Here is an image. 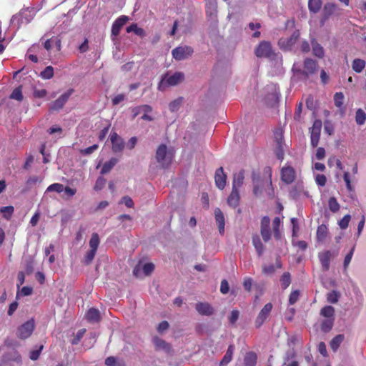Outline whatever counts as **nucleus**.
<instances>
[{
	"label": "nucleus",
	"mask_w": 366,
	"mask_h": 366,
	"mask_svg": "<svg viewBox=\"0 0 366 366\" xmlns=\"http://www.w3.org/2000/svg\"><path fill=\"white\" fill-rule=\"evenodd\" d=\"M33 94L35 98H38V99L44 98L46 96L47 91L44 89H35L34 90Z\"/></svg>",
	"instance_id": "obj_55"
},
{
	"label": "nucleus",
	"mask_w": 366,
	"mask_h": 366,
	"mask_svg": "<svg viewBox=\"0 0 366 366\" xmlns=\"http://www.w3.org/2000/svg\"><path fill=\"white\" fill-rule=\"evenodd\" d=\"M345 339L344 335H337L330 342V346L333 352H336L340 344L343 342Z\"/></svg>",
	"instance_id": "obj_31"
},
{
	"label": "nucleus",
	"mask_w": 366,
	"mask_h": 366,
	"mask_svg": "<svg viewBox=\"0 0 366 366\" xmlns=\"http://www.w3.org/2000/svg\"><path fill=\"white\" fill-rule=\"evenodd\" d=\"M344 94L342 92H336L334 95L335 105L340 109H342L344 104Z\"/></svg>",
	"instance_id": "obj_41"
},
{
	"label": "nucleus",
	"mask_w": 366,
	"mask_h": 366,
	"mask_svg": "<svg viewBox=\"0 0 366 366\" xmlns=\"http://www.w3.org/2000/svg\"><path fill=\"white\" fill-rule=\"evenodd\" d=\"M328 205L330 211L332 212H336L340 209V204L335 197L329 199Z\"/></svg>",
	"instance_id": "obj_46"
},
{
	"label": "nucleus",
	"mask_w": 366,
	"mask_h": 366,
	"mask_svg": "<svg viewBox=\"0 0 366 366\" xmlns=\"http://www.w3.org/2000/svg\"><path fill=\"white\" fill-rule=\"evenodd\" d=\"M74 92V90L73 89H69L62 94L57 99L51 102L49 107V111L57 112L61 109Z\"/></svg>",
	"instance_id": "obj_4"
},
{
	"label": "nucleus",
	"mask_w": 366,
	"mask_h": 366,
	"mask_svg": "<svg viewBox=\"0 0 366 366\" xmlns=\"http://www.w3.org/2000/svg\"><path fill=\"white\" fill-rule=\"evenodd\" d=\"M366 62L362 59H355L352 63V68L356 73H361L365 69Z\"/></svg>",
	"instance_id": "obj_27"
},
{
	"label": "nucleus",
	"mask_w": 366,
	"mask_h": 366,
	"mask_svg": "<svg viewBox=\"0 0 366 366\" xmlns=\"http://www.w3.org/2000/svg\"><path fill=\"white\" fill-rule=\"evenodd\" d=\"M112 143V149L114 153L122 152L125 147L124 139L115 132H111L109 135Z\"/></svg>",
	"instance_id": "obj_10"
},
{
	"label": "nucleus",
	"mask_w": 366,
	"mask_h": 366,
	"mask_svg": "<svg viewBox=\"0 0 366 366\" xmlns=\"http://www.w3.org/2000/svg\"><path fill=\"white\" fill-rule=\"evenodd\" d=\"M280 282L282 289L285 290L287 288L291 283V276L290 272H284L281 277Z\"/></svg>",
	"instance_id": "obj_39"
},
{
	"label": "nucleus",
	"mask_w": 366,
	"mask_h": 366,
	"mask_svg": "<svg viewBox=\"0 0 366 366\" xmlns=\"http://www.w3.org/2000/svg\"><path fill=\"white\" fill-rule=\"evenodd\" d=\"M239 315V312L238 310H234L231 312V314L229 317V322L232 325H234L238 320Z\"/></svg>",
	"instance_id": "obj_56"
},
{
	"label": "nucleus",
	"mask_w": 366,
	"mask_h": 366,
	"mask_svg": "<svg viewBox=\"0 0 366 366\" xmlns=\"http://www.w3.org/2000/svg\"><path fill=\"white\" fill-rule=\"evenodd\" d=\"M14 211V209L12 206L3 207L0 209V212L2 213L3 217L7 220L11 219Z\"/></svg>",
	"instance_id": "obj_42"
},
{
	"label": "nucleus",
	"mask_w": 366,
	"mask_h": 366,
	"mask_svg": "<svg viewBox=\"0 0 366 366\" xmlns=\"http://www.w3.org/2000/svg\"><path fill=\"white\" fill-rule=\"evenodd\" d=\"M193 49L189 46H178L172 51V56L176 60L180 61L188 58L193 53Z\"/></svg>",
	"instance_id": "obj_9"
},
{
	"label": "nucleus",
	"mask_w": 366,
	"mask_h": 366,
	"mask_svg": "<svg viewBox=\"0 0 366 366\" xmlns=\"http://www.w3.org/2000/svg\"><path fill=\"white\" fill-rule=\"evenodd\" d=\"M43 349V345H41L38 350L31 351L29 357L32 360H36L39 358L41 352Z\"/></svg>",
	"instance_id": "obj_53"
},
{
	"label": "nucleus",
	"mask_w": 366,
	"mask_h": 366,
	"mask_svg": "<svg viewBox=\"0 0 366 366\" xmlns=\"http://www.w3.org/2000/svg\"><path fill=\"white\" fill-rule=\"evenodd\" d=\"M257 355L253 352L246 353L244 358V364L245 366H254L257 363Z\"/></svg>",
	"instance_id": "obj_30"
},
{
	"label": "nucleus",
	"mask_w": 366,
	"mask_h": 366,
	"mask_svg": "<svg viewBox=\"0 0 366 366\" xmlns=\"http://www.w3.org/2000/svg\"><path fill=\"white\" fill-rule=\"evenodd\" d=\"M319 259L322 267L325 271H327L330 268L331 252L330 251H325L319 254Z\"/></svg>",
	"instance_id": "obj_20"
},
{
	"label": "nucleus",
	"mask_w": 366,
	"mask_h": 366,
	"mask_svg": "<svg viewBox=\"0 0 366 366\" xmlns=\"http://www.w3.org/2000/svg\"><path fill=\"white\" fill-rule=\"evenodd\" d=\"M355 121L358 125H362L366 121V113L362 109H358L355 114Z\"/></svg>",
	"instance_id": "obj_37"
},
{
	"label": "nucleus",
	"mask_w": 366,
	"mask_h": 366,
	"mask_svg": "<svg viewBox=\"0 0 366 366\" xmlns=\"http://www.w3.org/2000/svg\"><path fill=\"white\" fill-rule=\"evenodd\" d=\"M276 269L273 264L264 265L262 267V272L265 274H270L274 273Z\"/></svg>",
	"instance_id": "obj_58"
},
{
	"label": "nucleus",
	"mask_w": 366,
	"mask_h": 366,
	"mask_svg": "<svg viewBox=\"0 0 366 366\" xmlns=\"http://www.w3.org/2000/svg\"><path fill=\"white\" fill-rule=\"evenodd\" d=\"M173 157V152L169 151L165 144H162L158 147L156 152V159L162 168L168 167L171 164Z\"/></svg>",
	"instance_id": "obj_1"
},
{
	"label": "nucleus",
	"mask_w": 366,
	"mask_h": 366,
	"mask_svg": "<svg viewBox=\"0 0 366 366\" xmlns=\"http://www.w3.org/2000/svg\"><path fill=\"white\" fill-rule=\"evenodd\" d=\"M252 244L254 247L258 256H262L264 253V247L262 243L259 236L257 234L252 236Z\"/></svg>",
	"instance_id": "obj_22"
},
{
	"label": "nucleus",
	"mask_w": 366,
	"mask_h": 366,
	"mask_svg": "<svg viewBox=\"0 0 366 366\" xmlns=\"http://www.w3.org/2000/svg\"><path fill=\"white\" fill-rule=\"evenodd\" d=\"M320 315L325 318L335 320V308L330 305L325 306L320 310Z\"/></svg>",
	"instance_id": "obj_25"
},
{
	"label": "nucleus",
	"mask_w": 366,
	"mask_h": 366,
	"mask_svg": "<svg viewBox=\"0 0 366 366\" xmlns=\"http://www.w3.org/2000/svg\"><path fill=\"white\" fill-rule=\"evenodd\" d=\"M100 239L99 234L97 233H93L92 234L91 239L89 240V247L90 249L97 251L98 247L99 245Z\"/></svg>",
	"instance_id": "obj_36"
},
{
	"label": "nucleus",
	"mask_w": 366,
	"mask_h": 366,
	"mask_svg": "<svg viewBox=\"0 0 366 366\" xmlns=\"http://www.w3.org/2000/svg\"><path fill=\"white\" fill-rule=\"evenodd\" d=\"M14 19H17L20 24H28L33 19V16L31 11L29 9H21L17 16H14Z\"/></svg>",
	"instance_id": "obj_19"
},
{
	"label": "nucleus",
	"mask_w": 366,
	"mask_h": 366,
	"mask_svg": "<svg viewBox=\"0 0 366 366\" xmlns=\"http://www.w3.org/2000/svg\"><path fill=\"white\" fill-rule=\"evenodd\" d=\"M214 217L218 226L219 232L220 234L222 235L224 233L225 220L224 214L219 208H216L214 209Z\"/></svg>",
	"instance_id": "obj_17"
},
{
	"label": "nucleus",
	"mask_w": 366,
	"mask_h": 366,
	"mask_svg": "<svg viewBox=\"0 0 366 366\" xmlns=\"http://www.w3.org/2000/svg\"><path fill=\"white\" fill-rule=\"evenodd\" d=\"M255 55L259 57H270L273 54L272 45L269 41H261L254 51Z\"/></svg>",
	"instance_id": "obj_7"
},
{
	"label": "nucleus",
	"mask_w": 366,
	"mask_h": 366,
	"mask_svg": "<svg viewBox=\"0 0 366 366\" xmlns=\"http://www.w3.org/2000/svg\"><path fill=\"white\" fill-rule=\"evenodd\" d=\"M125 99V95L123 94H120L117 95L112 99V104L113 105H117L122 101Z\"/></svg>",
	"instance_id": "obj_64"
},
{
	"label": "nucleus",
	"mask_w": 366,
	"mask_h": 366,
	"mask_svg": "<svg viewBox=\"0 0 366 366\" xmlns=\"http://www.w3.org/2000/svg\"><path fill=\"white\" fill-rule=\"evenodd\" d=\"M129 19V17L125 15L118 17L112 24L111 31L112 36H114V37L117 36L119 34L120 30Z\"/></svg>",
	"instance_id": "obj_12"
},
{
	"label": "nucleus",
	"mask_w": 366,
	"mask_h": 366,
	"mask_svg": "<svg viewBox=\"0 0 366 366\" xmlns=\"http://www.w3.org/2000/svg\"><path fill=\"white\" fill-rule=\"evenodd\" d=\"M98 148L97 144H94L91 147H89L84 149L81 150V154L83 155H89L93 153L95 150H97Z\"/></svg>",
	"instance_id": "obj_59"
},
{
	"label": "nucleus",
	"mask_w": 366,
	"mask_h": 366,
	"mask_svg": "<svg viewBox=\"0 0 366 366\" xmlns=\"http://www.w3.org/2000/svg\"><path fill=\"white\" fill-rule=\"evenodd\" d=\"M118 162V159L117 158H111L109 161L106 162L101 169V174H105L109 173L112 169L116 165Z\"/></svg>",
	"instance_id": "obj_26"
},
{
	"label": "nucleus",
	"mask_w": 366,
	"mask_h": 366,
	"mask_svg": "<svg viewBox=\"0 0 366 366\" xmlns=\"http://www.w3.org/2000/svg\"><path fill=\"white\" fill-rule=\"evenodd\" d=\"M4 357L6 362H15L16 363L21 362V357L16 350H13L12 351L7 352L4 355Z\"/></svg>",
	"instance_id": "obj_23"
},
{
	"label": "nucleus",
	"mask_w": 366,
	"mask_h": 366,
	"mask_svg": "<svg viewBox=\"0 0 366 366\" xmlns=\"http://www.w3.org/2000/svg\"><path fill=\"white\" fill-rule=\"evenodd\" d=\"M182 101V99L179 98V99H175L174 101L172 102L169 105V109L172 112L177 111L179 109V107L181 104Z\"/></svg>",
	"instance_id": "obj_54"
},
{
	"label": "nucleus",
	"mask_w": 366,
	"mask_h": 366,
	"mask_svg": "<svg viewBox=\"0 0 366 366\" xmlns=\"http://www.w3.org/2000/svg\"><path fill=\"white\" fill-rule=\"evenodd\" d=\"M234 346L233 345H230L228 347L225 355H224L223 358L222 359V360L220 362L221 365H227L229 362H231V360H232V355L234 353Z\"/></svg>",
	"instance_id": "obj_29"
},
{
	"label": "nucleus",
	"mask_w": 366,
	"mask_h": 366,
	"mask_svg": "<svg viewBox=\"0 0 366 366\" xmlns=\"http://www.w3.org/2000/svg\"><path fill=\"white\" fill-rule=\"evenodd\" d=\"M86 318L89 322H99L101 320L99 311L96 308H90L86 314Z\"/></svg>",
	"instance_id": "obj_21"
},
{
	"label": "nucleus",
	"mask_w": 366,
	"mask_h": 366,
	"mask_svg": "<svg viewBox=\"0 0 366 366\" xmlns=\"http://www.w3.org/2000/svg\"><path fill=\"white\" fill-rule=\"evenodd\" d=\"M354 251H355V246H353L352 247V249H350V251L346 254V256L345 257V259H344V268H345V269H347V267H348L350 262H351V259H352Z\"/></svg>",
	"instance_id": "obj_51"
},
{
	"label": "nucleus",
	"mask_w": 366,
	"mask_h": 366,
	"mask_svg": "<svg viewBox=\"0 0 366 366\" xmlns=\"http://www.w3.org/2000/svg\"><path fill=\"white\" fill-rule=\"evenodd\" d=\"M281 179L287 184L293 182L295 179V170L294 168L290 166L283 167L281 170Z\"/></svg>",
	"instance_id": "obj_13"
},
{
	"label": "nucleus",
	"mask_w": 366,
	"mask_h": 366,
	"mask_svg": "<svg viewBox=\"0 0 366 366\" xmlns=\"http://www.w3.org/2000/svg\"><path fill=\"white\" fill-rule=\"evenodd\" d=\"M64 191V185L60 183H54L51 185H49L47 189L46 192H56L57 193H61Z\"/></svg>",
	"instance_id": "obj_45"
},
{
	"label": "nucleus",
	"mask_w": 366,
	"mask_h": 366,
	"mask_svg": "<svg viewBox=\"0 0 366 366\" xmlns=\"http://www.w3.org/2000/svg\"><path fill=\"white\" fill-rule=\"evenodd\" d=\"M261 235L262 237L263 240L267 242L271 238V231L270 227L268 228H260Z\"/></svg>",
	"instance_id": "obj_49"
},
{
	"label": "nucleus",
	"mask_w": 366,
	"mask_h": 366,
	"mask_svg": "<svg viewBox=\"0 0 366 366\" xmlns=\"http://www.w3.org/2000/svg\"><path fill=\"white\" fill-rule=\"evenodd\" d=\"M154 269V265L152 263H146L142 267V270L145 275H149Z\"/></svg>",
	"instance_id": "obj_52"
},
{
	"label": "nucleus",
	"mask_w": 366,
	"mask_h": 366,
	"mask_svg": "<svg viewBox=\"0 0 366 366\" xmlns=\"http://www.w3.org/2000/svg\"><path fill=\"white\" fill-rule=\"evenodd\" d=\"M121 203H124L128 208L134 207V202L129 196H124L122 198Z\"/></svg>",
	"instance_id": "obj_57"
},
{
	"label": "nucleus",
	"mask_w": 366,
	"mask_h": 366,
	"mask_svg": "<svg viewBox=\"0 0 366 366\" xmlns=\"http://www.w3.org/2000/svg\"><path fill=\"white\" fill-rule=\"evenodd\" d=\"M40 76L44 79H50L54 76V68L51 66H46L41 73Z\"/></svg>",
	"instance_id": "obj_40"
},
{
	"label": "nucleus",
	"mask_w": 366,
	"mask_h": 366,
	"mask_svg": "<svg viewBox=\"0 0 366 366\" xmlns=\"http://www.w3.org/2000/svg\"><path fill=\"white\" fill-rule=\"evenodd\" d=\"M10 98L12 99H16L19 102H21L24 99L23 94H22V86L20 85L15 88L12 93L10 95Z\"/></svg>",
	"instance_id": "obj_38"
},
{
	"label": "nucleus",
	"mask_w": 366,
	"mask_h": 366,
	"mask_svg": "<svg viewBox=\"0 0 366 366\" xmlns=\"http://www.w3.org/2000/svg\"><path fill=\"white\" fill-rule=\"evenodd\" d=\"M327 227L325 224L318 226L317 229V239L320 242L324 241L327 235Z\"/></svg>",
	"instance_id": "obj_33"
},
{
	"label": "nucleus",
	"mask_w": 366,
	"mask_h": 366,
	"mask_svg": "<svg viewBox=\"0 0 366 366\" xmlns=\"http://www.w3.org/2000/svg\"><path fill=\"white\" fill-rule=\"evenodd\" d=\"M316 182L320 186H325L327 182L326 177L324 174H318L316 177Z\"/></svg>",
	"instance_id": "obj_63"
},
{
	"label": "nucleus",
	"mask_w": 366,
	"mask_h": 366,
	"mask_svg": "<svg viewBox=\"0 0 366 366\" xmlns=\"http://www.w3.org/2000/svg\"><path fill=\"white\" fill-rule=\"evenodd\" d=\"M281 224V220L280 218L277 217L273 219L272 222V229L274 232V237L275 239H280V227Z\"/></svg>",
	"instance_id": "obj_35"
},
{
	"label": "nucleus",
	"mask_w": 366,
	"mask_h": 366,
	"mask_svg": "<svg viewBox=\"0 0 366 366\" xmlns=\"http://www.w3.org/2000/svg\"><path fill=\"white\" fill-rule=\"evenodd\" d=\"M322 6L321 0H309L308 9L312 13H317Z\"/></svg>",
	"instance_id": "obj_34"
},
{
	"label": "nucleus",
	"mask_w": 366,
	"mask_h": 366,
	"mask_svg": "<svg viewBox=\"0 0 366 366\" xmlns=\"http://www.w3.org/2000/svg\"><path fill=\"white\" fill-rule=\"evenodd\" d=\"M327 300L330 303H337L339 300V295L336 291H332L327 295Z\"/></svg>",
	"instance_id": "obj_48"
},
{
	"label": "nucleus",
	"mask_w": 366,
	"mask_h": 366,
	"mask_svg": "<svg viewBox=\"0 0 366 366\" xmlns=\"http://www.w3.org/2000/svg\"><path fill=\"white\" fill-rule=\"evenodd\" d=\"M252 279L251 277H247L244 280L243 286L245 290L250 292L252 290Z\"/></svg>",
	"instance_id": "obj_61"
},
{
	"label": "nucleus",
	"mask_w": 366,
	"mask_h": 366,
	"mask_svg": "<svg viewBox=\"0 0 366 366\" xmlns=\"http://www.w3.org/2000/svg\"><path fill=\"white\" fill-rule=\"evenodd\" d=\"M229 287L228 282L226 280H223L221 282V285H220L221 293H222L224 295L227 294L229 292Z\"/></svg>",
	"instance_id": "obj_62"
},
{
	"label": "nucleus",
	"mask_w": 366,
	"mask_h": 366,
	"mask_svg": "<svg viewBox=\"0 0 366 366\" xmlns=\"http://www.w3.org/2000/svg\"><path fill=\"white\" fill-rule=\"evenodd\" d=\"M244 172L240 171L239 173L235 174L233 178L232 188L239 189L244 182Z\"/></svg>",
	"instance_id": "obj_28"
},
{
	"label": "nucleus",
	"mask_w": 366,
	"mask_h": 366,
	"mask_svg": "<svg viewBox=\"0 0 366 366\" xmlns=\"http://www.w3.org/2000/svg\"><path fill=\"white\" fill-rule=\"evenodd\" d=\"M272 308V304L269 302L267 303L260 310L254 320V325L257 328H259L267 321L270 315Z\"/></svg>",
	"instance_id": "obj_5"
},
{
	"label": "nucleus",
	"mask_w": 366,
	"mask_h": 366,
	"mask_svg": "<svg viewBox=\"0 0 366 366\" xmlns=\"http://www.w3.org/2000/svg\"><path fill=\"white\" fill-rule=\"evenodd\" d=\"M268 94L265 96V104L270 107H275L279 102L280 92L274 86L267 87Z\"/></svg>",
	"instance_id": "obj_11"
},
{
	"label": "nucleus",
	"mask_w": 366,
	"mask_h": 366,
	"mask_svg": "<svg viewBox=\"0 0 366 366\" xmlns=\"http://www.w3.org/2000/svg\"><path fill=\"white\" fill-rule=\"evenodd\" d=\"M335 322L334 319H327L325 318L321 322L320 329L323 332L327 333L329 332L333 327Z\"/></svg>",
	"instance_id": "obj_32"
},
{
	"label": "nucleus",
	"mask_w": 366,
	"mask_h": 366,
	"mask_svg": "<svg viewBox=\"0 0 366 366\" xmlns=\"http://www.w3.org/2000/svg\"><path fill=\"white\" fill-rule=\"evenodd\" d=\"M322 129V121L320 119H316L312 128L310 129V139H311V145L313 147H316L319 143V140L320 138V133Z\"/></svg>",
	"instance_id": "obj_8"
},
{
	"label": "nucleus",
	"mask_w": 366,
	"mask_h": 366,
	"mask_svg": "<svg viewBox=\"0 0 366 366\" xmlns=\"http://www.w3.org/2000/svg\"><path fill=\"white\" fill-rule=\"evenodd\" d=\"M351 216L350 214L345 215L338 222L339 227L342 229H345L348 227Z\"/></svg>",
	"instance_id": "obj_47"
},
{
	"label": "nucleus",
	"mask_w": 366,
	"mask_h": 366,
	"mask_svg": "<svg viewBox=\"0 0 366 366\" xmlns=\"http://www.w3.org/2000/svg\"><path fill=\"white\" fill-rule=\"evenodd\" d=\"M304 69H298L295 70V73L304 79H307L311 75L315 74L318 69V63L317 61L306 58L304 60Z\"/></svg>",
	"instance_id": "obj_2"
},
{
	"label": "nucleus",
	"mask_w": 366,
	"mask_h": 366,
	"mask_svg": "<svg viewBox=\"0 0 366 366\" xmlns=\"http://www.w3.org/2000/svg\"><path fill=\"white\" fill-rule=\"evenodd\" d=\"M300 297V291L294 290L292 291L289 297V302L290 305H294L297 302Z\"/></svg>",
	"instance_id": "obj_50"
},
{
	"label": "nucleus",
	"mask_w": 366,
	"mask_h": 366,
	"mask_svg": "<svg viewBox=\"0 0 366 366\" xmlns=\"http://www.w3.org/2000/svg\"><path fill=\"white\" fill-rule=\"evenodd\" d=\"M153 341H154L155 347L157 349H162V350H169V345L164 340H163L160 338L155 337Z\"/></svg>",
	"instance_id": "obj_44"
},
{
	"label": "nucleus",
	"mask_w": 366,
	"mask_h": 366,
	"mask_svg": "<svg viewBox=\"0 0 366 366\" xmlns=\"http://www.w3.org/2000/svg\"><path fill=\"white\" fill-rule=\"evenodd\" d=\"M97 252L92 249H89L86 255L84 256L83 262L86 265H89L95 257Z\"/></svg>",
	"instance_id": "obj_43"
},
{
	"label": "nucleus",
	"mask_w": 366,
	"mask_h": 366,
	"mask_svg": "<svg viewBox=\"0 0 366 366\" xmlns=\"http://www.w3.org/2000/svg\"><path fill=\"white\" fill-rule=\"evenodd\" d=\"M86 332L85 329H82L78 331L76 337L72 340L71 344L72 345H76L79 343L80 340L82 338L84 332Z\"/></svg>",
	"instance_id": "obj_60"
},
{
	"label": "nucleus",
	"mask_w": 366,
	"mask_h": 366,
	"mask_svg": "<svg viewBox=\"0 0 366 366\" xmlns=\"http://www.w3.org/2000/svg\"><path fill=\"white\" fill-rule=\"evenodd\" d=\"M340 11V8L336 4L326 3L323 7V21H326L330 16Z\"/></svg>",
	"instance_id": "obj_16"
},
{
	"label": "nucleus",
	"mask_w": 366,
	"mask_h": 366,
	"mask_svg": "<svg viewBox=\"0 0 366 366\" xmlns=\"http://www.w3.org/2000/svg\"><path fill=\"white\" fill-rule=\"evenodd\" d=\"M196 310L201 315L211 316L214 314V308L208 302H197L195 305Z\"/></svg>",
	"instance_id": "obj_14"
},
{
	"label": "nucleus",
	"mask_w": 366,
	"mask_h": 366,
	"mask_svg": "<svg viewBox=\"0 0 366 366\" xmlns=\"http://www.w3.org/2000/svg\"><path fill=\"white\" fill-rule=\"evenodd\" d=\"M240 200V195L239 192V189L232 188L230 194L227 198V204L229 207L236 208L239 204Z\"/></svg>",
	"instance_id": "obj_18"
},
{
	"label": "nucleus",
	"mask_w": 366,
	"mask_h": 366,
	"mask_svg": "<svg viewBox=\"0 0 366 366\" xmlns=\"http://www.w3.org/2000/svg\"><path fill=\"white\" fill-rule=\"evenodd\" d=\"M184 79V74L182 72L177 71L169 76H164L158 85L159 90H163V86H176L183 81Z\"/></svg>",
	"instance_id": "obj_3"
},
{
	"label": "nucleus",
	"mask_w": 366,
	"mask_h": 366,
	"mask_svg": "<svg viewBox=\"0 0 366 366\" xmlns=\"http://www.w3.org/2000/svg\"><path fill=\"white\" fill-rule=\"evenodd\" d=\"M215 184L219 189H223L226 185L227 175L224 172L223 167L216 170L214 175Z\"/></svg>",
	"instance_id": "obj_15"
},
{
	"label": "nucleus",
	"mask_w": 366,
	"mask_h": 366,
	"mask_svg": "<svg viewBox=\"0 0 366 366\" xmlns=\"http://www.w3.org/2000/svg\"><path fill=\"white\" fill-rule=\"evenodd\" d=\"M311 44L313 54L320 59L323 58L325 55L323 47L315 39H312Z\"/></svg>",
	"instance_id": "obj_24"
},
{
	"label": "nucleus",
	"mask_w": 366,
	"mask_h": 366,
	"mask_svg": "<svg viewBox=\"0 0 366 366\" xmlns=\"http://www.w3.org/2000/svg\"><path fill=\"white\" fill-rule=\"evenodd\" d=\"M34 330V322L33 320H28L17 329L16 335L19 338L25 340L31 336Z\"/></svg>",
	"instance_id": "obj_6"
}]
</instances>
